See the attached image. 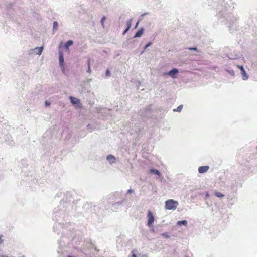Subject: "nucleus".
<instances>
[{"mask_svg":"<svg viewBox=\"0 0 257 257\" xmlns=\"http://www.w3.org/2000/svg\"><path fill=\"white\" fill-rule=\"evenodd\" d=\"M209 169V166H200L198 168V172L200 173H204L206 172Z\"/></svg>","mask_w":257,"mask_h":257,"instance_id":"nucleus-4","label":"nucleus"},{"mask_svg":"<svg viewBox=\"0 0 257 257\" xmlns=\"http://www.w3.org/2000/svg\"><path fill=\"white\" fill-rule=\"evenodd\" d=\"M162 235L167 238L169 237V235H168L167 233H165L162 234Z\"/></svg>","mask_w":257,"mask_h":257,"instance_id":"nucleus-21","label":"nucleus"},{"mask_svg":"<svg viewBox=\"0 0 257 257\" xmlns=\"http://www.w3.org/2000/svg\"><path fill=\"white\" fill-rule=\"evenodd\" d=\"M177 224L179 225H186L187 224V222L186 220L180 221H178Z\"/></svg>","mask_w":257,"mask_h":257,"instance_id":"nucleus-16","label":"nucleus"},{"mask_svg":"<svg viewBox=\"0 0 257 257\" xmlns=\"http://www.w3.org/2000/svg\"><path fill=\"white\" fill-rule=\"evenodd\" d=\"M183 108V105H179L176 109H174V111L180 112Z\"/></svg>","mask_w":257,"mask_h":257,"instance_id":"nucleus-18","label":"nucleus"},{"mask_svg":"<svg viewBox=\"0 0 257 257\" xmlns=\"http://www.w3.org/2000/svg\"><path fill=\"white\" fill-rule=\"evenodd\" d=\"M45 104H46V106H49V105H50V103H49V102H47V101H46V102H45Z\"/></svg>","mask_w":257,"mask_h":257,"instance_id":"nucleus-26","label":"nucleus"},{"mask_svg":"<svg viewBox=\"0 0 257 257\" xmlns=\"http://www.w3.org/2000/svg\"><path fill=\"white\" fill-rule=\"evenodd\" d=\"M73 44V42L72 40L68 41L65 44V48L67 50H69V47L71 46Z\"/></svg>","mask_w":257,"mask_h":257,"instance_id":"nucleus-12","label":"nucleus"},{"mask_svg":"<svg viewBox=\"0 0 257 257\" xmlns=\"http://www.w3.org/2000/svg\"><path fill=\"white\" fill-rule=\"evenodd\" d=\"M150 173L155 174L159 176H160L161 175L160 172L157 169H150Z\"/></svg>","mask_w":257,"mask_h":257,"instance_id":"nucleus-13","label":"nucleus"},{"mask_svg":"<svg viewBox=\"0 0 257 257\" xmlns=\"http://www.w3.org/2000/svg\"><path fill=\"white\" fill-rule=\"evenodd\" d=\"M1 257H8V256H2Z\"/></svg>","mask_w":257,"mask_h":257,"instance_id":"nucleus-32","label":"nucleus"},{"mask_svg":"<svg viewBox=\"0 0 257 257\" xmlns=\"http://www.w3.org/2000/svg\"><path fill=\"white\" fill-rule=\"evenodd\" d=\"M237 67L240 69L241 73L243 79L245 80L248 79V76L246 73V72L242 66L237 65Z\"/></svg>","mask_w":257,"mask_h":257,"instance_id":"nucleus-3","label":"nucleus"},{"mask_svg":"<svg viewBox=\"0 0 257 257\" xmlns=\"http://www.w3.org/2000/svg\"><path fill=\"white\" fill-rule=\"evenodd\" d=\"M69 99L70 100L71 103L73 105L79 104L80 103L79 99H78L77 98L72 96H70Z\"/></svg>","mask_w":257,"mask_h":257,"instance_id":"nucleus-6","label":"nucleus"},{"mask_svg":"<svg viewBox=\"0 0 257 257\" xmlns=\"http://www.w3.org/2000/svg\"><path fill=\"white\" fill-rule=\"evenodd\" d=\"M144 33V29L143 28H141V29H140L135 34L134 37L135 38H137V37H140Z\"/></svg>","mask_w":257,"mask_h":257,"instance_id":"nucleus-7","label":"nucleus"},{"mask_svg":"<svg viewBox=\"0 0 257 257\" xmlns=\"http://www.w3.org/2000/svg\"><path fill=\"white\" fill-rule=\"evenodd\" d=\"M3 235H0V244H2L3 242V240L2 239Z\"/></svg>","mask_w":257,"mask_h":257,"instance_id":"nucleus-22","label":"nucleus"},{"mask_svg":"<svg viewBox=\"0 0 257 257\" xmlns=\"http://www.w3.org/2000/svg\"><path fill=\"white\" fill-rule=\"evenodd\" d=\"M62 42H61L59 46V48H60L62 47Z\"/></svg>","mask_w":257,"mask_h":257,"instance_id":"nucleus-28","label":"nucleus"},{"mask_svg":"<svg viewBox=\"0 0 257 257\" xmlns=\"http://www.w3.org/2000/svg\"><path fill=\"white\" fill-rule=\"evenodd\" d=\"M59 60L60 65H62L64 62V59H63V53L62 52H59Z\"/></svg>","mask_w":257,"mask_h":257,"instance_id":"nucleus-11","label":"nucleus"},{"mask_svg":"<svg viewBox=\"0 0 257 257\" xmlns=\"http://www.w3.org/2000/svg\"><path fill=\"white\" fill-rule=\"evenodd\" d=\"M152 44L151 42H149L145 46V48H147V47H149L150 46H151V45Z\"/></svg>","mask_w":257,"mask_h":257,"instance_id":"nucleus-23","label":"nucleus"},{"mask_svg":"<svg viewBox=\"0 0 257 257\" xmlns=\"http://www.w3.org/2000/svg\"><path fill=\"white\" fill-rule=\"evenodd\" d=\"M35 49L37 50L36 53L37 54L40 55L43 50V47H37L35 48Z\"/></svg>","mask_w":257,"mask_h":257,"instance_id":"nucleus-14","label":"nucleus"},{"mask_svg":"<svg viewBox=\"0 0 257 257\" xmlns=\"http://www.w3.org/2000/svg\"><path fill=\"white\" fill-rule=\"evenodd\" d=\"M147 217L148 218L147 225L149 227L151 228L152 231H154V228L153 224L155 221V217L153 213L150 210H148Z\"/></svg>","mask_w":257,"mask_h":257,"instance_id":"nucleus-2","label":"nucleus"},{"mask_svg":"<svg viewBox=\"0 0 257 257\" xmlns=\"http://www.w3.org/2000/svg\"><path fill=\"white\" fill-rule=\"evenodd\" d=\"M215 195L216 196L219 198H222L224 196V195L222 194L221 192H216L215 193Z\"/></svg>","mask_w":257,"mask_h":257,"instance_id":"nucleus-15","label":"nucleus"},{"mask_svg":"<svg viewBox=\"0 0 257 257\" xmlns=\"http://www.w3.org/2000/svg\"><path fill=\"white\" fill-rule=\"evenodd\" d=\"M178 73V71L176 68H174L168 72V75L171 76L173 78L176 77V75Z\"/></svg>","mask_w":257,"mask_h":257,"instance_id":"nucleus-5","label":"nucleus"},{"mask_svg":"<svg viewBox=\"0 0 257 257\" xmlns=\"http://www.w3.org/2000/svg\"><path fill=\"white\" fill-rule=\"evenodd\" d=\"M58 26V23L57 22L55 21L53 22V27L54 29H57Z\"/></svg>","mask_w":257,"mask_h":257,"instance_id":"nucleus-19","label":"nucleus"},{"mask_svg":"<svg viewBox=\"0 0 257 257\" xmlns=\"http://www.w3.org/2000/svg\"><path fill=\"white\" fill-rule=\"evenodd\" d=\"M131 25H132V20H130L127 22V27L125 29V30H124L123 34H125L129 30V29L131 28Z\"/></svg>","mask_w":257,"mask_h":257,"instance_id":"nucleus-10","label":"nucleus"},{"mask_svg":"<svg viewBox=\"0 0 257 257\" xmlns=\"http://www.w3.org/2000/svg\"><path fill=\"white\" fill-rule=\"evenodd\" d=\"M133 192V190H132V189H129L128 191H127V193H131Z\"/></svg>","mask_w":257,"mask_h":257,"instance_id":"nucleus-25","label":"nucleus"},{"mask_svg":"<svg viewBox=\"0 0 257 257\" xmlns=\"http://www.w3.org/2000/svg\"><path fill=\"white\" fill-rule=\"evenodd\" d=\"M106 76H109L110 75V71L109 70H107L106 72Z\"/></svg>","mask_w":257,"mask_h":257,"instance_id":"nucleus-24","label":"nucleus"},{"mask_svg":"<svg viewBox=\"0 0 257 257\" xmlns=\"http://www.w3.org/2000/svg\"><path fill=\"white\" fill-rule=\"evenodd\" d=\"M138 24H139V22H138L137 23V24H136V27H137V26H138Z\"/></svg>","mask_w":257,"mask_h":257,"instance_id":"nucleus-30","label":"nucleus"},{"mask_svg":"<svg viewBox=\"0 0 257 257\" xmlns=\"http://www.w3.org/2000/svg\"><path fill=\"white\" fill-rule=\"evenodd\" d=\"M87 64H88V72L89 73H90L91 71V70L90 69V59H89L87 61Z\"/></svg>","mask_w":257,"mask_h":257,"instance_id":"nucleus-17","label":"nucleus"},{"mask_svg":"<svg viewBox=\"0 0 257 257\" xmlns=\"http://www.w3.org/2000/svg\"><path fill=\"white\" fill-rule=\"evenodd\" d=\"M131 25H132V20H130L127 22V27L125 29V30H124L123 34H125L129 30V29L131 28Z\"/></svg>","mask_w":257,"mask_h":257,"instance_id":"nucleus-9","label":"nucleus"},{"mask_svg":"<svg viewBox=\"0 0 257 257\" xmlns=\"http://www.w3.org/2000/svg\"><path fill=\"white\" fill-rule=\"evenodd\" d=\"M105 20V17H103L101 20V23L103 26H104V22Z\"/></svg>","mask_w":257,"mask_h":257,"instance_id":"nucleus-20","label":"nucleus"},{"mask_svg":"<svg viewBox=\"0 0 257 257\" xmlns=\"http://www.w3.org/2000/svg\"><path fill=\"white\" fill-rule=\"evenodd\" d=\"M107 159L111 163H114L115 161V158L112 155H109L107 157Z\"/></svg>","mask_w":257,"mask_h":257,"instance_id":"nucleus-8","label":"nucleus"},{"mask_svg":"<svg viewBox=\"0 0 257 257\" xmlns=\"http://www.w3.org/2000/svg\"><path fill=\"white\" fill-rule=\"evenodd\" d=\"M179 203L178 201H174L173 199H169L165 201V208L167 210H175Z\"/></svg>","mask_w":257,"mask_h":257,"instance_id":"nucleus-1","label":"nucleus"},{"mask_svg":"<svg viewBox=\"0 0 257 257\" xmlns=\"http://www.w3.org/2000/svg\"><path fill=\"white\" fill-rule=\"evenodd\" d=\"M208 196H209V195L207 194L206 195V196H207V197H208Z\"/></svg>","mask_w":257,"mask_h":257,"instance_id":"nucleus-31","label":"nucleus"},{"mask_svg":"<svg viewBox=\"0 0 257 257\" xmlns=\"http://www.w3.org/2000/svg\"><path fill=\"white\" fill-rule=\"evenodd\" d=\"M132 256H133V257H137V256H136L135 254H133L132 255Z\"/></svg>","mask_w":257,"mask_h":257,"instance_id":"nucleus-29","label":"nucleus"},{"mask_svg":"<svg viewBox=\"0 0 257 257\" xmlns=\"http://www.w3.org/2000/svg\"><path fill=\"white\" fill-rule=\"evenodd\" d=\"M189 49L196 50V48H190Z\"/></svg>","mask_w":257,"mask_h":257,"instance_id":"nucleus-27","label":"nucleus"}]
</instances>
